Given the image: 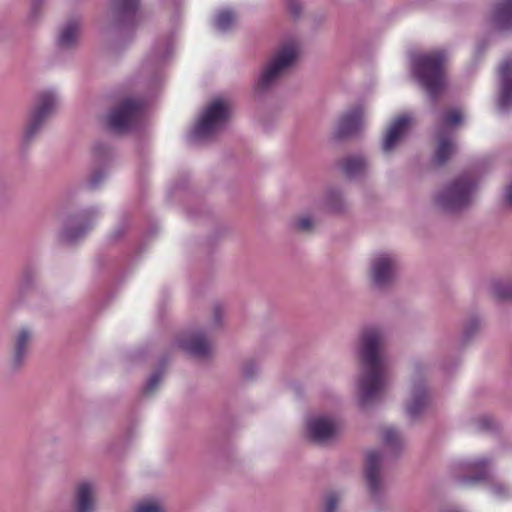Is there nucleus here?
I'll list each match as a JSON object with an SVG mask.
<instances>
[{
    "label": "nucleus",
    "mask_w": 512,
    "mask_h": 512,
    "mask_svg": "<svg viewBox=\"0 0 512 512\" xmlns=\"http://www.w3.org/2000/svg\"><path fill=\"white\" fill-rule=\"evenodd\" d=\"M387 330L378 325L368 326L361 332L358 346L360 376L359 403L366 407L377 400L389 381V362L385 354Z\"/></svg>",
    "instance_id": "nucleus-1"
},
{
    "label": "nucleus",
    "mask_w": 512,
    "mask_h": 512,
    "mask_svg": "<svg viewBox=\"0 0 512 512\" xmlns=\"http://www.w3.org/2000/svg\"><path fill=\"white\" fill-rule=\"evenodd\" d=\"M446 65L447 56L443 50L419 53L412 57L413 72L432 100L447 87Z\"/></svg>",
    "instance_id": "nucleus-2"
},
{
    "label": "nucleus",
    "mask_w": 512,
    "mask_h": 512,
    "mask_svg": "<svg viewBox=\"0 0 512 512\" xmlns=\"http://www.w3.org/2000/svg\"><path fill=\"white\" fill-rule=\"evenodd\" d=\"M476 189L477 183L470 175H459L433 194V207L444 213L462 211L473 203Z\"/></svg>",
    "instance_id": "nucleus-3"
},
{
    "label": "nucleus",
    "mask_w": 512,
    "mask_h": 512,
    "mask_svg": "<svg viewBox=\"0 0 512 512\" xmlns=\"http://www.w3.org/2000/svg\"><path fill=\"white\" fill-rule=\"evenodd\" d=\"M299 53V45L295 41L281 45L263 68L255 84V91L262 93L274 86L277 81L294 66L299 57Z\"/></svg>",
    "instance_id": "nucleus-4"
},
{
    "label": "nucleus",
    "mask_w": 512,
    "mask_h": 512,
    "mask_svg": "<svg viewBox=\"0 0 512 512\" xmlns=\"http://www.w3.org/2000/svg\"><path fill=\"white\" fill-rule=\"evenodd\" d=\"M229 115L227 101L216 98L206 107L199 121L190 133L193 142L206 140L213 136L225 124Z\"/></svg>",
    "instance_id": "nucleus-5"
},
{
    "label": "nucleus",
    "mask_w": 512,
    "mask_h": 512,
    "mask_svg": "<svg viewBox=\"0 0 512 512\" xmlns=\"http://www.w3.org/2000/svg\"><path fill=\"white\" fill-rule=\"evenodd\" d=\"M59 97L55 91L47 90L36 96L33 109L23 131V141L29 143L42 130L46 121L56 112Z\"/></svg>",
    "instance_id": "nucleus-6"
},
{
    "label": "nucleus",
    "mask_w": 512,
    "mask_h": 512,
    "mask_svg": "<svg viewBox=\"0 0 512 512\" xmlns=\"http://www.w3.org/2000/svg\"><path fill=\"white\" fill-rule=\"evenodd\" d=\"M398 272V259L389 252L375 253L369 264L368 277L373 287L384 289L391 286L396 280Z\"/></svg>",
    "instance_id": "nucleus-7"
},
{
    "label": "nucleus",
    "mask_w": 512,
    "mask_h": 512,
    "mask_svg": "<svg viewBox=\"0 0 512 512\" xmlns=\"http://www.w3.org/2000/svg\"><path fill=\"white\" fill-rule=\"evenodd\" d=\"M463 116L460 110H451L443 114L436 127V136L438 144L435 151V162L439 165L444 164L455 152V146L452 141L448 128H454L460 125Z\"/></svg>",
    "instance_id": "nucleus-8"
},
{
    "label": "nucleus",
    "mask_w": 512,
    "mask_h": 512,
    "mask_svg": "<svg viewBox=\"0 0 512 512\" xmlns=\"http://www.w3.org/2000/svg\"><path fill=\"white\" fill-rule=\"evenodd\" d=\"M140 0H112L109 30L121 34L129 33L138 23Z\"/></svg>",
    "instance_id": "nucleus-9"
},
{
    "label": "nucleus",
    "mask_w": 512,
    "mask_h": 512,
    "mask_svg": "<svg viewBox=\"0 0 512 512\" xmlns=\"http://www.w3.org/2000/svg\"><path fill=\"white\" fill-rule=\"evenodd\" d=\"M142 111V102L131 98L126 99L109 114V127L118 133L125 132L137 123Z\"/></svg>",
    "instance_id": "nucleus-10"
},
{
    "label": "nucleus",
    "mask_w": 512,
    "mask_h": 512,
    "mask_svg": "<svg viewBox=\"0 0 512 512\" xmlns=\"http://www.w3.org/2000/svg\"><path fill=\"white\" fill-rule=\"evenodd\" d=\"M341 431L340 422L331 416L317 414L306 421L307 437L318 444H326L334 440Z\"/></svg>",
    "instance_id": "nucleus-11"
},
{
    "label": "nucleus",
    "mask_w": 512,
    "mask_h": 512,
    "mask_svg": "<svg viewBox=\"0 0 512 512\" xmlns=\"http://www.w3.org/2000/svg\"><path fill=\"white\" fill-rule=\"evenodd\" d=\"M425 370V365L416 363L412 374L411 396L406 406L407 414L411 418H416L423 414L430 404V396L425 384L421 380V375Z\"/></svg>",
    "instance_id": "nucleus-12"
},
{
    "label": "nucleus",
    "mask_w": 512,
    "mask_h": 512,
    "mask_svg": "<svg viewBox=\"0 0 512 512\" xmlns=\"http://www.w3.org/2000/svg\"><path fill=\"white\" fill-rule=\"evenodd\" d=\"M34 339V331L29 326H22L12 336V366L21 368L26 362Z\"/></svg>",
    "instance_id": "nucleus-13"
},
{
    "label": "nucleus",
    "mask_w": 512,
    "mask_h": 512,
    "mask_svg": "<svg viewBox=\"0 0 512 512\" xmlns=\"http://www.w3.org/2000/svg\"><path fill=\"white\" fill-rule=\"evenodd\" d=\"M411 123L412 119L410 116L402 115L397 117L389 125L382 141V150L385 154H389L394 151L403 141L408 133Z\"/></svg>",
    "instance_id": "nucleus-14"
},
{
    "label": "nucleus",
    "mask_w": 512,
    "mask_h": 512,
    "mask_svg": "<svg viewBox=\"0 0 512 512\" xmlns=\"http://www.w3.org/2000/svg\"><path fill=\"white\" fill-rule=\"evenodd\" d=\"M97 507V488L89 481H82L74 488L73 511L95 512Z\"/></svg>",
    "instance_id": "nucleus-15"
},
{
    "label": "nucleus",
    "mask_w": 512,
    "mask_h": 512,
    "mask_svg": "<svg viewBox=\"0 0 512 512\" xmlns=\"http://www.w3.org/2000/svg\"><path fill=\"white\" fill-rule=\"evenodd\" d=\"M382 459V454L377 450H370L366 456V480L369 491L373 496H378L384 489V481L381 476Z\"/></svg>",
    "instance_id": "nucleus-16"
},
{
    "label": "nucleus",
    "mask_w": 512,
    "mask_h": 512,
    "mask_svg": "<svg viewBox=\"0 0 512 512\" xmlns=\"http://www.w3.org/2000/svg\"><path fill=\"white\" fill-rule=\"evenodd\" d=\"M500 94L498 108L502 112L512 110V58H506L499 68Z\"/></svg>",
    "instance_id": "nucleus-17"
},
{
    "label": "nucleus",
    "mask_w": 512,
    "mask_h": 512,
    "mask_svg": "<svg viewBox=\"0 0 512 512\" xmlns=\"http://www.w3.org/2000/svg\"><path fill=\"white\" fill-rule=\"evenodd\" d=\"M180 346L193 357L200 359L209 357L213 352L212 342L202 331L195 332L189 337L182 339Z\"/></svg>",
    "instance_id": "nucleus-18"
},
{
    "label": "nucleus",
    "mask_w": 512,
    "mask_h": 512,
    "mask_svg": "<svg viewBox=\"0 0 512 512\" xmlns=\"http://www.w3.org/2000/svg\"><path fill=\"white\" fill-rule=\"evenodd\" d=\"M364 126V111L362 107H355L346 112L337 125V136L346 137L360 131Z\"/></svg>",
    "instance_id": "nucleus-19"
},
{
    "label": "nucleus",
    "mask_w": 512,
    "mask_h": 512,
    "mask_svg": "<svg viewBox=\"0 0 512 512\" xmlns=\"http://www.w3.org/2000/svg\"><path fill=\"white\" fill-rule=\"evenodd\" d=\"M492 22L498 29L512 28V0H499L492 14Z\"/></svg>",
    "instance_id": "nucleus-20"
},
{
    "label": "nucleus",
    "mask_w": 512,
    "mask_h": 512,
    "mask_svg": "<svg viewBox=\"0 0 512 512\" xmlns=\"http://www.w3.org/2000/svg\"><path fill=\"white\" fill-rule=\"evenodd\" d=\"M80 25L77 21H69L60 31L58 46L62 49L72 48L78 41Z\"/></svg>",
    "instance_id": "nucleus-21"
},
{
    "label": "nucleus",
    "mask_w": 512,
    "mask_h": 512,
    "mask_svg": "<svg viewBox=\"0 0 512 512\" xmlns=\"http://www.w3.org/2000/svg\"><path fill=\"white\" fill-rule=\"evenodd\" d=\"M366 168L367 162L362 156H351L342 162V170L350 178L362 175Z\"/></svg>",
    "instance_id": "nucleus-22"
},
{
    "label": "nucleus",
    "mask_w": 512,
    "mask_h": 512,
    "mask_svg": "<svg viewBox=\"0 0 512 512\" xmlns=\"http://www.w3.org/2000/svg\"><path fill=\"white\" fill-rule=\"evenodd\" d=\"M488 467H489V461L485 458H480L473 460L466 464V469L474 473L475 475L472 477L464 478V482H475V481H481L487 478L488 476Z\"/></svg>",
    "instance_id": "nucleus-23"
},
{
    "label": "nucleus",
    "mask_w": 512,
    "mask_h": 512,
    "mask_svg": "<svg viewBox=\"0 0 512 512\" xmlns=\"http://www.w3.org/2000/svg\"><path fill=\"white\" fill-rule=\"evenodd\" d=\"M325 206L329 212L335 214L343 213L349 207L348 202L343 197V194L337 190L327 192L325 197Z\"/></svg>",
    "instance_id": "nucleus-24"
},
{
    "label": "nucleus",
    "mask_w": 512,
    "mask_h": 512,
    "mask_svg": "<svg viewBox=\"0 0 512 512\" xmlns=\"http://www.w3.org/2000/svg\"><path fill=\"white\" fill-rule=\"evenodd\" d=\"M166 510L164 502L154 498L142 499L133 508V512H166Z\"/></svg>",
    "instance_id": "nucleus-25"
},
{
    "label": "nucleus",
    "mask_w": 512,
    "mask_h": 512,
    "mask_svg": "<svg viewBox=\"0 0 512 512\" xmlns=\"http://www.w3.org/2000/svg\"><path fill=\"white\" fill-rule=\"evenodd\" d=\"M236 22V15L229 9L220 11L215 18V25L221 31L229 30Z\"/></svg>",
    "instance_id": "nucleus-26"
},
{
    "label": "nucleus",
    "mask_w": 512,
    "mask_h": 512,
    "mask_svg": "<svg viewBox=\"0 0 512 512\" xmlns=\"http://www.w3.org/2000/svg\"><path fill=\"white\" fill-rule=\"evenodd\" d=\"M494 296L500 300H512V284L510 282H497L493 285Z\"/></svg>",
    "instance_id": "nucleus-27"
},
{
    "label": "nucleus",
    "mask_w": 512,
    "mask_h": 512,
    "mask_svg": "<svg viewBox=\"0 0 512 512\" xmlns=\"http://www.w3.org/2000/svg\"><path fill=\"white\" fill-rule=\"evenodd\" d=\"M89 227H81L78 229H74L71 225L65 226L63 230V238L67 242H75L78 239H80L82 236L85 235V233L88 231Z\"/></svg>",
    "instance_id": "nucleus-28"
},
{
    "label": "nucleus",
    "mask_w": 512,
    "mask_h": 512,
    "mask_svg": "<svg viewBox=\"0 0 512 512\" xmlns=\"http://www.w3.org/2000/svg\"><path fill=\"white\" fill-rule=\"evenodd\" d=\"M341 496L337 492L327 493L324 500V512H335L340 502Z\"/></svg>",
    "instance_id": "nucleus-29"
},
{
    "label": "nucleus",
    "mask_w": 512,
    "mask_h": 512,
    "mask_svg": "<svg viewBox=\"0 0 512 512\" xmlns=\"http://www.w3.org/2000/svg\"><path fill=\"white\" fill-rule=\"evenodd\" d=\"M383 441L388 446H398L401 443V437L393 428H387L383 431Z\"/></svg>",
    "instance_id": "nucleus-30"
},
{
    "label": "nucleus",
    "mask_w": 512,
    "mask_h": 512,
    "mask_svg": "<svg viewBox=\"0 0 512 512\" xmlns=\"http://www.w3.org/2000/svg\"><path fill=\"white\" fill-rule=\"evenodd\" d=\"M294 227L298 231H311L314 227V223L309 216H300L294 221Z\"/></svg>",
    "instance_id": "nucleus-31"
},
{
    "label": "nucleus",
    "mask_w": 512,
    "mask_h": 512,
    "mask_svg": "<svg viewBox=\"0 0 512 512\" xmlns=\"http://www.w3.org/2000/svg\"><path fill=\"white\" fill-rule=\"evenodd\" d=\"M162 372L158 371V372H155L148 380L145 388H144V393L145 394H151L152 392L155 391V389L158 387L159 383L161 382L162 380Z\"/></svg>",
    "instance_id": "nucleus-32"
},
{
    "label": "nucleus",
    "mask_w": 512,
    "mask_h": 512,
    "mask_svg": "<svg viewBox=\"0 0 512 512\" xmlns=\"http://www.w3.org/2000/svg\"><path fill=\"white\" fill-rule=\"evenodd\" d=\"M481 326V322L477 318H473L469 321L467 326L464 329V337L466 339L470 338Z\"/></svg>",
    "instance_id": "nucleus-33"
},
{
    "label": "nucleus",
    "mask_w": 512,
    "mask_h": 512,
    "mask_svg": "<svg viewBox=\"0 0 512 512\" xmlns=\"http://www.w3.org/2000/svg\"><path fill=\"white\" fill-rule=\"evenodd\" d=\"M285 2H286V7L289 10V12L293 16L298 17L300 15L301 8H302L301 1L300 0H285Z\"/></svg>",
    "instance_id": "nucleus-34"
},
{
    "label": "nucleus",
    "mask_w": 512,
    "mask_h": 512,
    "mask_svg": "<svg viewBox=\"0 0 512 512\" xmlns=\"http://www.w3.org/2000/svg\"><path fill=\"white\" fill-rule=\"evenodd\" d=\"M491 491L496 497H505L508 495V489L500 483H494L491 486Z\"/></svg>",
    "instance_id": "nucleus-35"
},
{
    "label": "nucleus",
    "mask_w": 512,
    "mask_h": 512,
    "mask_svg": "<svg viewBox=\"0 0 512 512\" xmlns=\"http://www.w3.org/2000/svg\"><path fill=\"white\" fill-rule=\"evenodd\" d=\"M104 178V173L99 171V172H96L93 174V176L90 178L89 182H88V185L91 187V188H96L99 183L101 182V180Z\"/></svg>",
    "instance_id": "nucleus-36"
},
{
    "label": "nucleus",
    "mask_w": 512,
    "mask_h": 512,
    "mask_svg": "<svg viewBox=\"0 0 512 512\" xmlns=\"http://www.w3.org/2000/svg\"><path fill=\"white\" fill-rule=\"evenodd\" d=\"M504 205L508 208H512V184H510L505 190Z\"/></svg>",
    "instance_id": "nucleus-37"
},
{
    "label": "nucleus",
    "mask_w": 512,
    "mask_h": 512,
    "mask_svg": "<svg viewBox=\"0 0 512 512\" xmlns=\"http://www.w3.org/2000/svg\"><path fill=\"white\" fill-rule=\"evenodd\" d=\"M30 280H31V275L28 272H25L23 274V277H22V280L20 283V288L22 289V288H25L26 286H28Z\"/></svg>",
    "instance_id": "nucleus-38"
},
{
    "label": "nucleus",
    "mask_w": 512,
    "mask_h": 512,
    "mask_svg": "<svg viewBox=\"0 0 512 512\" xmlns=\"http://www.w3.org/2000/svg\"><path fill=\"white\" fill-rule=\"evenodd\" d=\"M214 317H215V322L218 325L220 323V318H221V310L219 308H215Z\"/></svg>",
    "instance_id": "nucleus-39"
},
{
    "label": "nucleus",
    "mask_w": 512,
    "mask_h": 512,
    "mask_svg": "<svg viewBox=\"0 0 512 512\" xmlns=\"http://www.w3.org/2000/svg\"><path fill=\"white\" fill-rule=\"evenodd\" d=\"M42 0H32V13L35 14L37 7L40 5Z\"/></svg>",
    "instance_id": "nucleus-40"
},
{
    "label": "nucleus",
    "mask_w": 512,
    "mask_h": 512,
    "mask_svg": "<svg viewBox=\"0 0 512 512\" xmlns=\"http://www.w3.org/2000/svg\"><path fill=\"white\" fill-rule=\"evenodd\" d=\"M245 375L246 376H251V373L250 371L248 370V367L245 368V371H244Z\"/></svg>",
    "instance_id": "nucleus-41"
}]
</instances>
